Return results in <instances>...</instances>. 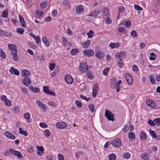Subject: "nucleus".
Instances as JSON below:
<instances>
[{"mask_svg":"<svg viewBox=\"0 0 160 160\" xmlns=\"http://www.w3.org/2000/svg\"><path fill=\"white\" fill-rule=\"evenodd\" d=\"M105 116L109 121L111 120L113 121L115 120L114 118V116L113 114L109 110L106 109Z\"/></svg>","mask_w":160,"mask_h":160,"instance_id":"nucleus-1","label":"nucleus"},{"mask_svg":"<svg viewBox=\"0 0 160 160\" xmlns=\"http://www.w3.org/2000/svg\"><path fill=\"white\" fill-rule=\"evenodd\" d=\"M10 152L13 155L17 156L18 158L21 159L22 158V156L21 153L18 151L15 150L14 149L10 148Z\"/></svg>","mask_w":160,"mask_h":160,"instance_id":"nucleus-2","label":"nucleus"},{"mask_svg":"<svg viewBox=\"0 0 160 160\" xmlns=\"http://www.w3.org/2000/svg\"><path fill=\"white\" fill-rule=\"evenodd\" d=\"M83 53L86 56L91 57L94 55V51L91 49H87L83 51Z\"/></svg>","mask_w":160,"mask_h":160,"instance_id":"nucleus-3","label":"nucleus"},{"mask_svg":"<svg viewBox=\"0 0 160 160\" xmlns=\"http://www.w3.org/2000/svg\"><path fill=\"white\" fill-rule=\"evenodd\" d=\"M111 144L114 147L119 148L121 146V142L119 138H117L112 141Z\"/></svg>","mask_w":160,"mask_h":160,"instance_id":"nucleus-4","label":"nucleus"},{"mask_svg":"<svg viewBox=\"0 0 160 160\" xmlns=\"http://www.w3.org/2000/svg\"><path fill=\"white\" fill-rule=\"evenodd\" d=\"M88 68V67L85 62L81 63L79 66V70L80 72H85Z\"/></svg>","mask_w":160,"mask_h":160,"instance_id":"nucleus-5","label":"nucleus"},{"mask_svg":"<svg viewBox=\"0 0 160 160\" xmlns=\"http://www.w3.org/2000/svg\"><path fill=\"white\" fill-rule=\"evenodd\" d=\"M125 77L128 84L129 85H132L133 81L132 77V75L129 73H126L125 74Z\"/></svg>","mask_w":160,"mask_h":160,"instance_id":"nucleus-6","label":"nucleus"},{"mask_svg":"<svg viewBox=\"0 0 160 160\" xmlns=\"http://www.w3.org/2000/svg\"><path fill=\"white\" fill-rule=\"evenodd\" d=\"M67 126V124L64 122H57L56 124V127L58 128L63 129Z\"/></svg>","mask_w":160,"mask_h":160,"instance_id":"nucleus-7","label":"nucleus"},{"mask_svg":"<svg viewBox=\"0 0 160 160\" xmlns=\"http://www.w3.org/2000/svg\"><path fill=\"white\" fill-rule=\"evenodd\" d=\"M64 78L65 82L68 84H72L73 81V78L69 74L65 75Z\"/></svg>","mask_w":160,"mask_h":160,"instance_id":"nucleus-8","label":"nucleus"},{"mask_svg":"<svg viewBox=\"0 0 160 160\" xmlns=\"http://www.w3.org/2000/svg\"><path fill=\"white\" fill-rule=\"evenodd\" d=\"M36 103L40 108L42 109L44 111L46 110L47 108V106L45 104L42 103L40 100H37L36 101Z\"/></svg>","mask_w":160,"mask_h":160,"instance_id":"nucleus-9","label":"nucleus"},{"mask_svg":"<svg viewBox=\"0 0 160 160\" xmlns=\"http://www.w3.org/2000/svg\"><path fill=\"white\" fill-rule=\"evenodd\" d=\"M104 56L105 54L103 52L101 51H97L95 54V57L100 59H102Z\"/></svg>","mask_w":160,"mask_h":160,"instance_id":"nucleus-10","label":"nucleus"},{"mask_svg":"<svg viewBox=\"0 0 160 160\" xmlns=\"http://www.w3.org/2000/svg\"><path fill=\"white\" fill-rule=\"evenodd\" d=\"M24 79L22 81V83L23 84L26 86H28L31 81L30 78L28 77H24Z\"/></svg>","mask_w":160,"mask_h":160,"instance_id":"nucleus-11","label":"nucleus"},{"mask_svg":"<svg viewBox=\"0 0 160 160\" xmlns=\"http://www.w3.org/2000/svg\"><path fill=\"white\" fill-rule=\"evenodd\" d=\"M9 72L11 74H13L17 75H19V71L13 67L10 68V69L9 70Z\"/></svg>","mask_w":160,"mask_h":160,"instance_id":"nucleus-12","label":"nucleus"},{"mask_svg":"<svg viewBox=\"0 0 160 160\" xmlns=\"http://www.w3.org/2000/svg\"><path fill=\"white\" fill-rule=\"evenodd\" d=\"M98 91V84H95L94 85L92 93V96L94 98L97 96Z\"/></svg>","mask_w":160,"mask_h":160,"instance_id":"nucleus-13","label":"nucleus"},{"mask_svg":"<svg viewBox=\"0 0 160 160\" xmlns=\"http://www.w3.org/2000/svg\"><path fill=\"white\" fill-rule=\"evenodd\" d=\"M146 103L147 105L152 108L155 107L156 105V103L152 100H148L146 101Z\"/></svg>","mask_w":160,"mask_h":160,"instance_id":"nucleus-14","label":"nucleus"},{"mask_svg":"<svg viewBox=\"0 0 160 160\" xmlns=\"http://www.w3.org/2000/svg\"><path fill=\"white\" fill-rule=\"evenodd\" d=\"M19 18L21 26L23 28H25L26 27V23L22 15H19Z\"/></svg>","mask_w":160,"mask_h":160,"instance_id":"nucleus-15","label":"nucleus"},{"mask_svg":"<svg viewBox=\"0 0 160 160\" xmlns=\"http://www.w3.org/2000/svg\"><path fill=\"white\" fill-rule=\"evenodd\" d=\"M4 135L7 138L11 139H14L15 138V137L13 134L9 132H6Z\"/></svg>","mask_w":160,"mask_h":160,"instance_id":"nucleus-16","label":"nucleus"},{"mask_svg":"<svg viewBox=\"0 0 160 160\" xmlns=\"http://www.w3.org/2000/svg\"><path fill=\"white\" fill-rule=\"evenodd\" d=\"M30 74V72L27 70H23L22 71V76L23 77H28Z\"/></svg>","mask_w":160,"mask_h":160,"instance_id":"nucleus-17","label":"nucleus"},{"mask_svg":"<svg viewBox=\"0 0 160 160\" xmlns=\"http://www.w3.org/2000/svg\"><path fill=\"white\" fill-rule=\"evenodd\" d=\"M76 11L77 13L78 14H81L83 12V8L82 6H77L76 8Z\"/></svg>","mask_w":160,"mask_h":160,"instance_id":"nucleus-18","label":"nucleus"},{"mask_svg":"<svg viewBox=\"0 0 160 160\" xmlns=\"http://www.w3.org/2000/svg\"><path fill=\"white\" fill-rule=\"evenodd\" d=\"M99 12V11L98 10H96L92 12L88 15V16L90 17H96L98 16Z\"/></svg>","mask_w":160,"mask_h":160,"instance_id":"nucleus-19","label":"nucleus"},{"mask_svg":"<svg viewBox=\"0 0 160 160\" xmlns=\"http://www.w3.org/2000/svg\"><path fill=\"white\" fill-rule=\"evenodd\" d=\"M29 88L33 92L38 93L40 91V89L38 88H34L32 86H29Z\"/></svg>","mask_w":160,"mask_h":160,"instance_id":"nucleus-20","label":"nucleus"},{"mask_svg":"<svg viewBox=\"0 0 160 160\" xmlns=\"http://www.w3.org/2000/svg\"><path fill=\"white\" fill-rule=\"evenodd\" d=\"M91 42V41L90 40H88L85 42L82 43V46L84 48H87L88 47L89 45Z\"/></svg>","mask_w":160,"mask_h":160,"instance_id":"nucleus-21","label":"nucleus"},{"mask_svg":"<svg viewBox=\"0 0 160 160\" xmlns=\"http://www.w3.org/2000/svg\"><path fill=\"white\" fill-rule=\"evenodd\" d=\"M102 13L103 16H108L109 14V10L106 8H103L102 9Z\"/></svg>","mask_w":160,"mask_h":160,"instance_id":"nucleus-22","label":"nucleus"},{"mask_svg":"<svg viewBox=\"0 0 160 160\" xmlns=\"http://www.w3.org/2000/svg\"><path fill=\"white\" fill-rule=\"evenodd\" d=\"M30 36H32L36 40V42L37 44H38L39 42H40V39L38 36L36 37L34 35H33L32 33H30Z\"/></svg>","mask_w":160,"mask_h":160,"instance_id":"nucleus-23","label":"nucleus"},{"mask_svg":"<svg viewBox=\"0 0 160 160\" xmlns=\"http://www.w3.org/2000/svg\"><path fill=\"white\" fill-rule=\"evenodd\" d=\"M128 135L130 140H133L135 137V134L132 132H129L128 133Z\"/></svg>","mask_w":160,"mask_h":160,"instance_id":"nucleus-24","label":"nucleus"},{"mask_svg":"<svg viewBox=\"0 0 160 160\" xmlns=\"http://www.w3.org/2000/svg\"><path fill=\"white\" fill-rule=\"evenodd\" d=\"M42 41L45 44V45L47 47H48L49 46V42L48 41H47V39L46 37H43L42 38Z\"/></svg>","mask_w":160,"mask_h":160,"instance_id":"nucleus-25","label":"nucleus"},{"mask_svg":"<svg viewBox=\"0 0 160 160\" xmlns=\"http://www.w3.org/2000/svg\"><path fill=\"white\" fill-rule=\"evenodd\" d=\"M150 133L152 137L154 138H157V137L156 133L154 130H151L150 129H149Z\"/></svg>","mask_w":160,"mask_h":160,"instance_id":"nucleus-26","label":"nucleus"},{"mask_svg":"<svg viewBox=\"0 0 160 160\" xmlns=\"http://www.w3.org/2000/svg\"><path fill=\"white\" fill-rule=\"evenodd\" d=\"M8 10L6 9L5 10L3 11L1 16L3 18H7L8 14Z\"/></svg>","mask_w":160,"mask_h":160,"instance_id":"nucleus-27","label":"nucleus"},{"mask_svg":"<svg viewBox=\"0 0 160 160\" xmlns=\"http://www.w3.org/2000/svg\"><path fill=\"white\" fill-rule=\"evenodd\" d=\"M24 118L27 120V122H30L31 120H29L30 117V115L29 112H27L25 113L24 115Z\"/></svg>","mask_w":160,"mask_h":160,"instance_id":"nucleus-28","label":"nucleus"},{"mask_svg":"<svg viewBox=\"0 0 160 160\" xmlns=\"http://www.w3.org/2000/svg\"><path fill=\"white\" fill-rule=\"evenodd\" d=\"M141 157L142 160H149L148 156L147 154L142 153Z\"/></svg>","mask_w":160,"mask_h":160,"instance_id":"nucleus-29","label":"nucleus"},{"mask_svg":"<svg viewBox=\"0 0 160 160\" xmlns=\"http://www.w3.org/2000/svg\"><path fill=\"white\" fill-rule=\"evenodd\" d=\"M19 132L25 136H27L28 135V133L26 131L23 130L21 127L19 128Z\"/></svg>","mask_w":160,"mask_h":160,"instance_id":"nucleus-30","label":"nucleus"},{"mask_svg":"<svg viewBox=\"0 0 160 160\" xmlns=\"http://www.w3.org/2000/svg\"><path fill=\"white\" fill-rule=\"evenodd\" d=\"M140 138L142 140H145L147 138L146 134L145 132H142L140 134Z\"/></svg>","mask_w":160,"mask_h":160,"instance_id":"nucleus-31","label":"nucleus"},{"mask_svg":"<svg viewBox=\"0 0 160 160\" xmlns=\"http://www.w3.org/2000/svg\"><path fill=\"white\" fill-rule=\"evenodd\" d=\"M110 47L112 48H114L118 47L119 46V44L118 43H111L110 44Z\"/></svg>","mask_w":160,"mask_h":160,"instance_id":"nucleus-32","label":"nucleus"},{"mask_svg":"<svg viewBox=\"0 0 160 160\" xmlns=\"http://www.w3.org/2000/svg\"><path fill=\"white\" fill-rule=\"evenodd\" d=\"M108 158L110 160H115L116 156L114 153H112L109 155Z\"/></svg>","mask_w":160,"mask_h":160,"instance_id":"nucleus-33","label":"nucleus"},{"mask_svg":"<svg viewBox=\"0 0 160 160\" xmlns=\"http://www.w3.org/2000/svg\"><path fill=\"white\" fill-rule=\"evenodd\" d=\"M37 16L38 18H40L42 17V16L44 14V13L42 11H37L36 12Z\"/></svg>","mask_w":160,"mask_h":160,"instance_id":"nucleus-34","label":"nucleus"},{"mask_svg":"<svg viewBox=\"0 0 160 160\" xmlns=\"http://www.w3.org/2000/svg\"><path fill=\"white\" fill-rule=\"evenodd\" d=\"M0 55L1 58H2L4 59L6 58V54L1 49H0Z\"/></svg>","mask_w":160,"mask_h":160,"instance_id":"nucleus-35","label":"nucleus"},{"mask_svg":"<svg viewBox=\"0 0 160 160\" xmlns=\"http://www.w3.org/2000/svg\"><path fill=\"white\" fill-rule=\"evenodd\" d=\"M123 157L124 158L128 159L130 157V154L128 152H126L123 155Z\"/></svg>","mask_w":160,"mask_h":160,"instance_id":"nucleus-36","label":"nucleus"},{"mask_svg":"<svg viewBox=\"0 0 160 160\" xmlns=\"http://www.w3.org/2000/svg\"><path fill=\"white\" fill-rule=\"evenodd\" d=\"M16 31L18 33L22 35L24 32V29L22 28H17L16 29Z\"/></svg>","mask_w":160,"mask_h":160,"instance_id":"nucleus-37","label":"nucleus"},{"mask_svg":"<svg viewBox=\"0 0 160 160\" xmlns=\"http://www.w3.org/2000/svg\"><path fill=\"white\" fill-rule=\"evenodd\" d=\"M28 44L30 47L33 49H35L37 47V46L32 42H28Z\"/></svg>","mask_w":160,"mask_h":160,"instance_id":"nucleus-38","label":"nucleus"},{"mask_svg":"<svg viewBox=\"0 0 160 160\" xmlns=\"http://www.w3.org/2000/svg\"><path fill=\"white\" fill-rule=\"evenodd\" d=\"M93 32L91 30H90L87 33V35L89 38L92 37L93 36Z\"/></svg>","mask_w":160,"mask_h":160,"instance_id":"nucleus-39","label":"nucleus"},{"mask_svg":"<svg viewBox=\"0 0 160 160\" xmlns=\"http://www.w3.org/2000/svg\"><path fill=\"white\" fill-rule=\"evenodd\" d=\"M78 52V49L77 48H74L71 50L70 53L72 55H74Z\"/></svg>","mask_w":160,"mask_h":160,"instance_id":"nucleus-40","label":"nucleus"},{"mask_svg":"<svg viewBox=\"0 0 160 160\" xmlns=\"http://www.w3.org/2000/svg\"><path fill=\"white\" fill-rule=\"evenodd\" d=\"M149 78L150 79V82L152 84H155L156 82L155 79L153 78V77L152 75L149 76Z\"/></svg>","mask_w":160,"mask_h":160,"instance_id":"nucleus-41","label":"nucleus"},{"mask_svg":"<svg viewBox=\"0 0 160 160\" xmlns=\"http://www.w3.org/2000/svg\"><path fill=\"white\" fill-rule=\"evenodd\" d=\"M43 134L45 136L48 137L50 136V133L48 130L47 129L43 132Z\"/></svg>","mask_w":160,"mask_h":160,"instance_id":"nucleus-42","label":"nucleus"},{"mask_svg":"<svg viewBox=\"0 0 160 160\" xmlns=\"http://www.w3.org/2000/svg\"><path fill=\"white\" fill-rule=\"evenodd\" d=\"M118 66L120 68H121L123 66V64L122 61V59H121L120 60H119L118 61Z\"/></svg>","mask_w":160,"mask_h":160,"instance_id":"nucleus-43","label":"nucleus"},{"mask_svg":"<svg viewBox=\"0 0 160 160\" xmlns=\"http://www.w3.org/2000/svg\"><path fill=\"white\" fill-rule=\"evenodd\" d=\"M47 5V2H46L44 1L42 2L40 5V6L41 8H46Z\"/></svg>","mask_w":160,"mask_h":160,"instance_id":"nucleus-44","label":"nucleus"},{"mask_svg":"<svg viewBox=\"0 0 160 160\" xmlns=\"http://www.w3.org/2000/svg\"><path fill=\"white\" fill-rule=\"evenodd\" d=\"M131 35L133 37L136 38L137 37L138 35L136 32L135 30H132L131 32Z\"/></svg>","mask_w":160,"mask_h":160,"instance_id":"nucleus-45","label":"nucleus"},{"mask_svg":"<svg viewBox=\"0 0 160 160\" xmlns=\"http://www.w3.org/2000/svg\"><path fill=\"white\" fill-rule=\"evenodd\" d=\"M148 124L151 125V126H154L156 124L153 121L150 119H149L148 121Z\"/></svg>","mask_w":160,"mask_h":160,"instance_id":"nucleus-46","label":"nucleus"},{"mask_svg":"<svg viewBox=\"0 0 160 160\" xmlns=\"http://www.w3.org/2000/svg\"><path fill=\"white\" fill-rule=\"evenodd\" d=\"M109 70V67H107L106 68L104 69L102 71L103 74L105 75H107Z\"/></svg>","mask_w":160,"mask_h":160,"instance_id":"nucleus-47","label":"nucleus"},{"mask_svg":"<svg viewBox=\"0 0 160 160\" xmlns=\"http://www.w3.org/2000/svg\"><path fill=\"white\" fill-rule=\"evenodd\" d=\"M134 8L135 9L138 11H142V8L140 7L138 5L135 4Z\"/></svg>","mask_w":160,"mask_h":160,"instance_id":"nucleus-48","label":"nucleus"},{"mask_svg":"<svg viewBox=\"0 0 160 160\" xmlns=\"http://www.w3.org/2000/svg\"><path fill=\"white\" fill-rule=\"evenodd\" d=\"M48 103L49 105L53 107H56L57 106V104L54 102L52 101H48Z\"/></svg>","mask_w":160,"mask_h":160,"instance_id":"nucleus-49","label":"nucleus"},{"mask_svg":"<svg viewBox=\"0 0 160 160\" xmlns=\"http://www.w3.org/2000/svg\"><path fill=\"white\" fill-rule=\"evenodd\" d=\"M7 33L6 32L3 31L2 30H0V36H7Z\"/></svg>","mask_w":160,"mask_h":160,"instance_id":"nucleus-50","label":"nucleus"},{"mask_svg":"<svg viewBox=\"0 0 160 160\" xmlns=\"http://www.w3.org/2000/svg\"><path fill=\"white\" fill-rule=\"evenodd\" d=\"M154 122L158 126L160 125V118H157L154 120Z\"/></svg>","mask_w":160,"mask_h":160,"instance_id":"nucleus-51","label":"nucleus"},{"mask_svg":"<svg viewBox=\"0 0 160 160\" xmlns=\"http://www.w3.org/2000/svg\"><path fill=\"white\" fill-rule=\"evenodd\" d=\"M62 43L64 46H65L68 44V41L66 38L63 37L62 38Z\"/></svg>","mask_w":160,"mask_h":160,"instance_id":"nucleus-52","label":"nucleus"},{"mask_svg":"<svg viewBox=\"0 0 160 160\" xmlns=\"http://www.w3.org/2000/svg\"><path fill=\"white\" fill-rule=\"evenodd\" d=\"M55 67V64L54 63H52L50 64L49 68L50 70H53Z\"/></svg>","mask_w":160,"mask_h":160,"instance_id":"nucleus-53","label":"nucleus"},{"mask_svg":"<svg viewBox=\"0 0 160 160\" xmlns=\"http://www.w3.org/2000/svg\"><path fill=\"white\" fill-rule=\"evenodd\" d=\"M49 90L48 86H44L43 87V91L44 93H47Z\"/></svg>","mask_w":160,"mask_h":160,"instance_id":"nucleus-54","label":"nucleus"},{"mask_svg":"<svg viewBox=\"0 0 160 160\" xmlns=\"http://www.w3.org/2000/svg\"><path fill=\"white\" fill-rule=\"evenodd\" d=\"M5 105L8 107H9L11 104V103L10 101L8 99L4 101Z\"/></svg>","mask_w":160,"mask_h":160,"instance_id":"nucleus-55","label":"nucleus"},{"mask_svg":"<svg viewBox=\"0 0 160 160\" xmlns=\"http://www.w3.org/2000/svg\"><path fill=\"white\" fill-rule=\"evenodd\" d=\"M38 151H40L42 153H43L44 148L42 146H38L37 147Z\"/></svg>","mask_w":160,"mask_h":160,"instance_id":"nucleus-56","label":"nucleus"},{"mask_svg":"<svg viewBox=\"0 0 160 160\" xmlns=\"http://www.w3.org/2000/svg\"><path fill=\"white\" fill-rule=\"evenodd\" d=\"M118 11L119 13L123 12L125 11V8L121 6L118 8Z\"/></svg>","mask_w":160,"mask_h":160,"instance_id":"nucleus-57","label":"nucleus"},{"mask_svg":"<svg viewBox=\"0 0 160 160\" xmlns=\"http://www.w3.org/2000/svg\"><path fill=\"white\" fill-rule=\"evenodd\" d=\"M105 22L106 23L108 24L111 23V20L109 18L107 17L105 18Z\"/></svg>","mask_w":160,"mask_h":160,"instance_id":"nucleus-58","label":"nucleus"},{"mask_svg":"<svg viewBox=\"0 0 160 160\" xmlns=\"http://www.w3.org/2000/svg\"><path fill=\"white\" fill-rule=\"evenodd\" d=\"M39 125L41 127L44 128H46L48 127V125L44 122H40Z\"/></svg>","mask_w":160,"mask_h":160,"instance_id":"nucleus-59","label":"nucleus"},{"mask_svg":"<svg viewBox=\"0 0 160 160\" xmlns=\"http://www.w3.org/2000/svg\"><path fill=\"white\" fill-rule=\"evenodd\" d=\"M8 48L11 50H13L14 48H16L15 46L13 44H9L8 45Z\"/></svg>","mask_w":160,"mask_h":160,"instance_id":"nucleus-60","label":"nucleus"},{"mask_svg":"<svg viewBox=\"0 0 160 160\" xmlns=\"http://www.w3.org/2000/svg\"><path fill=\"white\" fill-rule=\"evenodd\" d=\"M87 75L89 79H92L93 78V76L92 75L90 72H87Z\"/></svg>","mask_w":160,"mask_h":160,"instance_id":"nucleus-61","label":"nucleus"},{"mask_svg":"<svg viewBox=\"0 0 160 160\" xmlns=\"http://www.w3.org/2000/svg\"><path fill=\"white\" fill-rule=\"evenodd\" d=\"M111 83L112 84H113L115 85L116 82V80L115 78H112L110 80Z\"/></svg>","mask_w":160,"mask_h":160,"instance_id":"nucleus-62","label":"nucleus"},{"mask_svg":"<svg viewBox=\"0 0 160 160\" xmlns=\"http://www.w3.org/2000/svg\"><path fill=\"white\" fill-rule=\"evenodd\" d=\"M88 107L89 109L92 112H94V107L93 105L92 104H89L88 106Z\"/></svg>","mask_w":160,"mask_h":160,"instance_id":"nucleus-63","label":"nucleus"},{"mask_svg":"<svg viewBox=\"0 0 160 160\" xmlns=\"http://www.w3.org/2000/svg\"><path fill=\"white\" fill-rule=\"evenodd\" d=\"M58 158L59 160H64V156L61 154H58Z\"/></svg>","mask_w":160,"mask_h":160,"instance_id":"nucleus-64","label":"nucleus"}]
</instances>
